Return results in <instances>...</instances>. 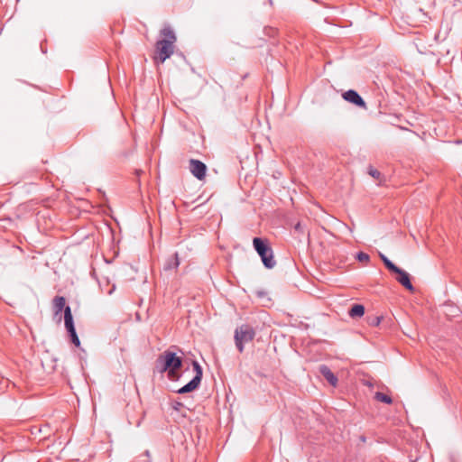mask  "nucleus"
<instances>
[{"label": "nucleus", "mask_w": 462, "mask_h": 462, "mask_svg": "<svg viewBox=\"0 0 462 462\" xmlns=\"http://www.w3.org/2000/svg\"><path fill=\"white\" fill-rule=\"evenodd\" d=\"M161 34L164 37L156 43L157 58L162 63L169 59L173 53L174 42L176 35L171 27H164L161 31Z\"/></svg>", "instance_id": "1"}, {"label": "nucleus", "mask_w": 462, "mask_h": 462, "mask_svg": "<svg viewBox=\"0 0 462 462\" xmlns=\"http://www.w3.org/2000/svg\"><path fill=\"white\" fill-rule=\"evenodd\" d=\"M157 363L162 365L160 371L168 372L169 378L173 379L182 366V358L177 356L174 352L167 350L158 357Z\"/></svg>", "instance_id": "2"}, {"label": "nucleus", "mask_w": 462, "mask_h": 462, "mask_svg": "<svg viewBox=\"0 0 462 462\" xmlns=\"http://www.w3.org/2000/svg\"><path fill=\"white\" fill-rule=\"evenodd\" d=\"M253 245L254 250L260 255L262 262L266 268L272 269L276 265L273 249L267 244L266 240H263L260 237H254L253 239Z\"/></svg>", "instance_id": "3"}, {"label": "nucleus", "mask_w": 462, "mask_h": 462, "mask_svg": "<svg viewBox=\"0 0 462 462\" xmlns=\"http://www.w3.org/2000/svg\"><path fill=\"white\" fill-rule=\"evenodd\" d=\"M254 336V330L248 325H242L236 329L235 341L240 353L244 351V344L252 341Z\"/></svg>", "instance_id": "4"}, {"label": "nucleus", "mask_w": 462, "mask_h": 462, "mask_svg": "<svg viewBox=\"0 0 462 462\" xmlns=\"http://www.w3.org/2000/svg\"><path fill=\"white\" fill-rule=\"evenodd\" d=\"M192 365L195 371V376L187 384L177 391L180 394L190 393L196 390L200 384L203 374L202 368L197 361H193Z\"/></svg>", "instance_id": "5"}, {"label": "nucleus", "mask_w": 462, "mask_h": 462, "mask_svg": "<svg viewBox=\"0 0 462 462\" xmlns=\"http://www.w3.org/2000/svg\"><path fill=\"white\" fill-rule=\"evenodd\" d=\"M189 169L191 174L199 180H202L206 177L207 166L199 160H189Z\"/></svg>", "instance_id": "6"}, {"label": "nucleus", "mask_w": 462, "mask_h": 462, "mask_svg": "<svg viewBox=\"0 0 462 462\" xmlns=\"http://www.w3.org/2000/svg\"><path fill=\"white\" fill-rule=\"evenodd\" d=\"M393 273H396V281L401 283L405 289L410 291H414V287L411 282L410 274L404 270L395 266L393 270L391 271Z\"/></svg>", "instance_id": "7"}, {"label": "nucleus", "mask_w": 462, "mask_h": 462, "mask_svg": "<svg viewBox=\"0 0 462 462\" xmlns=\"http://www.w3.org/2000/svg\"><path fill=\"white\" fill-rule=\"evenodd\" d=\"M343 98L346 101L352 103L357 106L364 107V108L365 107V102L364 101V99L361 97V96L356 90L349 89V90L346 91L343 94Z\"/></svg>", "instance_id": "8"}, {"label": "nucleus", "mask_w": 462, "mask_h": 462, "mask_svg": "<svg viewBox=\"0 0 462 462\" xmlns=\"http://www.w3.org/2000/svg\"><path fill=\"white\" fill-rule=\"evenodd\" d=\"M319 371L331 385H337V378L327 365H321Z\"/></svg>", "instance_id": "9"}, {"label": "nucleus", "mask_w": 462, "mask_h": 462, "mask_svg": "<svg viewBox=\"0 0 462 462\" xmlns=\"http://www.w3.org/2000/svg\"><path fill=\"white\" fill-rule=\"evenodd\" d=\"M64 323L68 332L76 330L74 327L71 309L69 306H67L64 310Z\"/></svg>", "instance_id": "10"}, {"label": "nucleus", "mask_w": 462, "mask_h": 462, "mask_svg": "<svg viewBox=\"0 0 462 462\" xmlns=\"http://www.w3.org/2000/svg\"><path fill=\"white\" fill-rule=\"evenodd\" d=\"M65 304H66V300L62 296H56L53 299V308L55 310V315L60 314L63 309L65 310V308L67 307V306H65Z\"/></svg>", "instance_id": "11"}, {"label": "nucleus", "mask_w": 462, "mask_h": 462, "mask_svg": "<svg viewBox=\"0 0 462 462\" xmlns=\"http://www.w3.org/2000/svg\"><path fill=\"white\" fill-rule=\"evenodd\" d=\"M348 313L351 318L362 317L365 313V307L361 304H355Z\"/></svg>", "instance_id": "12"}, {"label": "nucleus", "mask_w": 462, "mask_h": 462, "mask_svg": "<svg viewBox=\"0 0 462 462\" xmlns=\"http://www.w3.org/2000/svg\"><path fill=\"white\" fill-rule=\"evenodd\" d=\"M180 264V262H179V258H178V254H175L171 259H169L165 265H164V269L165 270H171V269H176Z\"/></svg>", "instance_id": "13"}, {"label": "nucleus", "mask_w": 462, "mask_h": 462, "mask_svg": "<svg viewBox=\"0 0 462 462\" xmlns=\"http://www.w3.org/2000/svg\"><path fill=\"white\" fill-rule=\"evenodd\" d=\"M374 399L386 404H391L393 402V400L390 396L380 392L375 393Z\"/></svg>", "instance_id": "14"}, {"label": "nucleus", "mask_w": 462, "mask_h": 462, "mask_svg": "<svg viewBox=\"0 0 462 462\" xmlns=\"http://www.w3.org/2000/svg\"><path fill=\"white\" fill-rule=\"evenodd\" d=\"M379 256L381 260L383 262L385 267L391 272L396 266L393 262H391L383 254L379 253Z\"/></svg>", "instance_id": "15"}, {"label": "nucleus", "mask_w": 462, "mask_h": 462, "mask_svg": "<svg viewBox=\"0 0 462 462\" xmlns=\"http://www.w3.org/2000/svg\"><path fill=\"white\" fill-rule=\"evenodd\" d=\"M134 462H151L150 452L146 450L144 453L136 457Z\"/></svg>", "instance_id": "16"}, {"label": "nucleus", "mask_w": 462, "mask_h": 462, "mask_svg": "<svg viewBox=\"0 0 462 462\" xmlns=\"http://www.w3.org/2000/svg\"><path fill=\"white\" fill-rule=\"evenodd\" d=\"M70 338H71V342L76 346H79L80 345V341H79V338L77 335V332L76 330H73V331H69L68 332Z\"/></svg>", "instance_id": "17"}, {"label": "nucleus", "mask_w": 462, "mask_h": 462, "mask_svg": "<svg viewBox=\"0 0 462 462\" xmlns=\"http://www.w3.org/2000/svg\"><path fill=\"white\" fill-rule=\"evenodd\" d=\"M368 174L376 180H380L381 178V172L373 167H369Z\"/></svg>", "instance_id": "18"}, {"label": "nucleus", "mask_w": 462, "mask_h": 462, "mask_svg": "<svg viewBox=\"0 0 462 462\" xmlns=\"http://www.w3.org/2000/svg\"><path fill=\"white\" fill-rule=\"evenodd\" d=\"M356 259L359 261V262H362V263H367L370 259V256L364 253V252H359L357 254H356Z\"/></svg>", "instance_id": "19"}, {"label": "nucleus", "mask_w": 462, "mask_h": 462, "mask_svg": "<svg viewBox=\"0 0 462 462\" xmlns=\"http://www.w3.org/2000/svg\"><path fill=\"white\" fill-rule=\"evenodd\" d=\"M180 407H182V403L180 402H174L172 403V408L176 411H180Z\"/></svg>", "instance_id": "20"}, {"label": "nucleus", "mask_w": 462, "mask_h": 462, "mask_svg": "<svg viewBox=\"0 0 462 462\" xmlns=\"http://www.w3.org/2000/svg\"><path fill=\"white\" fill-rule=\"evenodd\" d=\"M256 295L258 298L263 299L264 297H266L267 294L263 291H256Z\"/></svg>", "instance_id": "21"}, {"label": "nucleus", "mask_w": 462, "mask_h": 462, "mask_svg": "<svg viewBox=\"0 0 462 462\" xmlns=\"http://www.w3.org/2000/svg\"><path fill=\"white\" fill-rule=\"evenodd\" d=\"M294 230L297 231V232H300L301 233L302 232V226H301V224L300 222H298L295 226H294Z\"/></svg>", "instance_id": "22"}]
</instances>
